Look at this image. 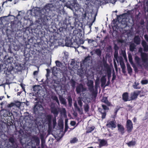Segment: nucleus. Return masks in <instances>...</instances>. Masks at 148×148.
Wrapping results in <instances>:
<instances>
[{
  "label": "nucleus",
  "mask_w": 148,
  "mask_h": 148,
  "mask_svg": "<svg viewBox=\"0 0 148 148\" xmlns=\"http://www.w3.org/2000/svg\"><path fill=\"white\" fill-rule=\"evenodd\" d=\"M38 72V71H35L34 72L33 74L34 75H37Z\"/></svg>",
  "instance_id": "nucleus-54"
},
{
  "label": "nucleus",
  "mask_w": 148,
  "mask_h": 148,
  "mask_svg": "<svg viewBox=\"0 0 148 148\" xmlns=\"http://www.w3.org/2000/svg\"><path fill=\"white\" fill-rule=\"evenodd\" d=\"M77 101L78 104L81 107L83 105V103L81 100V99L80 98H78L77 100Z\"/></svg>",
  "instance_id": "nucleus-37"
},
{
  "label": "nucleus",
  "mask_w": 148,
  "mask_h": 148,
  "mask_svg": "<svg viewBox=\"0 0 148 148\" xmlns=\"http://www.w3.org/2000/svg\"><path fill=\"white\" fill-rule=\"evenodd\" d=\"M144 38L147 41H148V36L146 35L144 36Z\"/></svg>",
  "instance_id": "nucleus-58"
},
{
  "label": "nucleus",
  "mask_w": 148,
  "mask_h": 148,
  "mask_svg": "<svg viewBox=\"0 0 148 148\" xmlns=\"http://www.w3.org/2000/svg\"><path fill=\"white\" fill-rule=\"evenodd\" d=\"M65 42V45L66 46L69 47H73V44L71 40H66Z\"/></svg>",
  "instance_id": "nucleus-24"
},
{
  "label": "nucleus",
  "mask_w": 148,
  "mask_h": 148,
  "mask_svg": "<svg viewBox=\"0 0 148 148\" xmlns=\"http://www.w3.org/2000/svg\"><path fill=\"white\" fill-rule=\"evenodd\" d=\"M70 124L72 126H74L75 125L76 123L74 121H71V122Z\"/></svg>",
  "instance_id": "nucleus-56"
},
{
  "label": "nucleus",
  "mask_w": 148,
  "mask_h": 148,
  "mask_svg": "<svg viewBox=\"0 0 148 148\" xmlns=\"http://www.w3.org/2000/svg\"><path fill=\"white\" fill-rule=\"evenodd\" d=\"M102 106L103 109L101 110L100 112L102 115V119H103L105 118L106 116V112L105 110H108V108L104 105H102Z\"/></svg>",
  "instance_id": "nucleus-8"
},
{
  "label": "nucleus",
  "mask_w": 148,
  "mask_h": 148,
  "mask_svg": "<svg viewBox=\"0 0 148 148\" xmlns=\"http://www.w3.org/2000/svg\"><path fill=\"white\" fill-rule=\"evenodd\" d=\"M57 68L56 67H53L52 69V72L53 73L55 74L57 73Z\"/></svg>",
  "instance_id": "nucleus-39"
},
{
  "label": "nucleus",
  "mask_w": 148,
  "mask_h": 148,
  "mask_svg": "<svg viewBox=\"0 0 148 148\" xmlns=\"http://www.w3.org/2000/svg\"><path fill=\"white\" fill-rule=\"evenodd\" d=\"M148 83V81L147 79H143L141 81V83L143 84H146Z\"/></svg>",
  "instance_id": "nucleus-38"
},
{
  "label": "nucleus",
  "mask_w": 148,
  "mask_h": 148,
  "mask_svg": "<svg viewBox=\"0 0 148 148\" xmlns=\"http://www.w3.org/2000/svg\"><path fill=\"white\" fill-rule=\"evenodd\" d=\"M53 123L54 124L56 123V120L55 119H53Z\"/></svg>",
  "instance_id": "nucleus-64"
},
{
  "label": "nucleus",
  "mask_w": 148,
  "mask_h": 148,
  "mask_svg": "<svg viewBox=\"0 0 148 148\" xmlns=\"http://www.w3.org/2000/svg\"><path fill=\"white\" fill-rule=\"evenodd\" d=\"M99 141V146L100 147L105 146L107 143V141L104 139L100 140Z\"/></svg>",
  "instance_id": "nucleus-19"
},
{
  "label": "nucleus",
  "mask_w": 148,
  "mask_h": 148,
  "mask_svg": "<svg viewBox=\"0 0 148 148\" xmlns=\"http://www.w3.org/2000/svg\"><path fill=\"white\" fill-rule=\"evenodd\" d=\"M73 5V9H75V10H78L80 8L79 4L76 2V0H75V2Z\"/></svg>",
  "instance_id": "nucleus-22"
},
{
  "label": "nucleus",
  "mask_w": 148,
  "mask_h": 148,
  "mask_svg": "<svg viewBox=\"0 0 148 148\" xmlns=\"http://www.w3.org/2000/svg\"><path fill=\"white\" fill-rule=\"evenodd\" d=\"M135 60L136 62L138 64H140V58L137 56H136Z\"/></svg>",
  "instance_id": "nucleus-45"
},
{
  "label": "nucleus",
  "mask_w": 148,
  "mask_h": 148,
  "mask_svg": "<svg viewBox=\"0 0 148 148\" xmlns=\"http://www.w3.org/2000/svg\"><path fill=\"white\" fill-rule=\"evenodd\" d=\"M55 63L57 66L59 67L61 69H63L64 71H65L66 70V68L59 61H56L55 62Z\"/></svg>",
  "instance_id": "nucleus-12"
},
{
  "label": "nucleus",
  "mask_w": 148,
  "mask_h": 148,
  "mask_svg": "<svg viewBox=\"0 0 148 148\" xmlns=\"http://www.w3.org/2000/svg\"><path fill=\"white\" fill-rule=\"evenodd\" d=\"M46 121L49 123H50L51 121V116L50 115H47L46 118Z\"/></svg>",
  "instance_id": "nucleus-34"
},
{
  "label": "nucleus",
  "mask_w": 148,
  "mask_h": 148,
  "mask_svg": "<svg viewBox=\"0 0 148 148\" xmlns=\"http://www.w3.org/2000/svg\"><path fill=\"white\" fill-rule=\"evenodd\" d=\"M142 45L143 47L147 45L146 42L144 41L143 40L142 41Z\"/></svg>",
  "instance_id": "nucleus-51"
},
{
  "label": "nucleus",
  "mask_w": 148,
  "mask_h": 148,
  "mask_svg": "<svg viewBox=\"0 0 148 148\" xmlns=\"http://www.w3.org/2000/svg\"><path fill=\"white\" fill-rule=\"evenodd\" d=\"M86 90V88L84 87L83 85L81 84L77 86L76 88V91L77 93H79L81 92L83 93Z\"/></svg>",
  "instance_id": "nucleus-7"
},
{
  "label": "nucleus",
  "mask_w": 148,
  "mask_h": 148,
  "mask_svg": "<svg viewBox=\"0 0 148 148\" xmlns=\"http://www.w3.org/2000/svg\"><path fill=\"white\" fill-rule=\"evenodd\" d=\"M68 120L66 119L65 121V131H66L68 128L67 125Z\"/></svg>",
  "instance_id": "nucleus-43"
},
{
  "label": "nucleus",
  "mask_w": 148,
  "mask_h": 148,
  "mask_svg": "<svg viewBox=\"0 0 148 148\" xmlns=\"http://www.w3.org/2000/svg\"><path fill=\"white\" fill-rule=\"evenodd\" d=\"M33 140L36 143V145H38L40 143V141L39 138L37 136H34L32 138Z\"/></svg>",
  "instance_id": "nucleus-20"
},
{
  "label": "nucleus",
  "mask_w": 148,
  "mask_h": 148,
  "mask_svg": "<svg viewBox=\"0 0 148 148\" xmlns=\"http://www.w3.org/2000/svg\"><path fill=\"white\" fill-rule=\"evenodd\" d=\"M72 86L73 87L75 85V82L73 80L72 81Z\"/></svg>",
  "instance_id": "nucleus-59"
},
{
  "label": "nucleus",
  "mask_w": 148,
  "mask_h": 148,
  "mask_svg": "<svg viewBox=\"0 0 148 148\" xmlns=\"http://www.w3.org/2000/svg\"><path fill=\"white\" fill-rule=\"evenodd\" d=\"M55 9V7L52 4H48L46 5L42 10L40 11L37 12L35 14L36 15L39 17L38 19L41 20L45 17V14L47 12H49L50 11H54Z\"/></svg>",
  "instance_id": "nucleus-1"
},
{
  "label": "nucleus",
  "mask_w": 148,
  "mask_h": 148,
  "mask_svg": "<svg viewBox=\"0 0 148 148\" xmlns=\"http://www.w3.org/2000/svg\"><path fill=\"white\" fill-rule=\"evenodd\" d=\"M84 109L86 112L88 111L89 108L88 105V104H86L84 106Z\"/></svg>",
  "instance_id": "nucleus-40"
},
{
  "label": "nucleus",
  "mask_w": 148,
  "mask_h": 148,
  "mask_svg": "<svg viewBox=\"0 0 148 148\" xmlns=\"http://www.w3.org/2000/svg\"><path fill=\"white\" fill-rule=\"evenodd\" d=\"M63 53L64 55V57L65 58L67 59L68 57V53L66 51H64Z\"/></svg>",
  "instance_id": "nucleus-47"
},
{
  "label": "nucleus",
  "mask_w": 148,
  "mask_h": 148,
  "mask_svg": "<svg viewBox=\"0 0 148 148\" xmlns=\"http://www.w3.org/2000/svg\"><path fill=\"white\" fill-rule=\"evenodd\" d=\"M118 19H119V21L120 22L121 24V27H126L127 25V22L126 19L123 17V15L120 16Z\"/></svg>",
  "instance_id": "nucleus-4"
},
{
  "label": "nucleus",
  "mask_w": 148,
  "mask_h": 148,
  "mask_svg": "<svg viewBox=\"0 0 148 148\" xmlns=\"http://www.w3.org/2000/svg\"><path fill=\"white\" fill-rule=\"evenodd\" d=\"M116 122L114 121H110L107 122L106 126L108 127L111 128L112 130L116 128Z\"/></svg>",
  "instance_id": "nucleus-5"
},
{
  "label": "nucleus",
  "mask_w": 148,
  "mask_h": 148,
  "mask_svg": "<svg viewBox=\"0 0 148 148\" xmlns=\"http://www.w3.org/2000/svg\"><path fill=\"white\" fill-rule=\"evenodd\" d=\"M118 131L122 134H123L125 132V129L124 127L121 124H118L117 125Z\"/></svg>",
  "instance_id": "nucleus-11"
},
{
  "label": "nucleus",
  "mask_w": 148,
  "mask_h": 148,
  "mask_svg": "<svg viewBox=\"0 0 148 148\" xmlns=\"http://www.w3.org/2000/svg\"><path fill=\"white\" fill-rule=\"evenodd\" d=\"M59 99L60 101L64 105H65L66 104V100L64 98L62 97H60Z\"/></svg>",
  "instance_id": "nucleus-32"
},
{
  "label": "nucleus",
  "mask_w": 148,
  "mask_h": 148,
  "mask_svg": "<svg viewBox=\"0 0 148 148\" xmlns=\"http://www.w3.org/2000/svg\"><path fill=\"white\" fill-rule=\"evenodd\" d=\"M33 89L34 90L37 92L39 90V87L38 86H34Z\"/></svg>",
  "instance_id": "nucleus-46"
},
{
  "label": "nucleus",
  "mask_w": 148,
  "mask_h": 148,
  "mask_svg": "<svg viewBox=\"0 0 148 148\" xmlns=\"http://www.w3.org/2000/svg\"><path fill=\"white\" fill-rule=\"evenodd\" d=\"M95 84H99V79L98 78H97L96 81H95Z\"/></svg>",
  "instance_id": "nucleus-55"
},
{
  "label": "nucleus",
  "mask_w": 148,
  "mask_h": 148,
  "mask_svg": "<svg viewBox=\"0 0 148 148\" xmlns=\"http://www.w3.org/2000/svg\"><path fill=\"white\" fill-rule=\"evenodd\" d=\"M75 2V0H71L68 1L66 3V5L68 8L73 10V7Z\"/></svg>",
  "instance_id": "nucleus-9"
},
{
  "label": "nucleus",
  "mask_w": 148,
  "mask_h": 148,
  "mask_svg": "<svg viewBox=\"0 0 148 148\" xmlns=\"http://www.w3.org/2000/svg\"><path fill=\"white\" fill-rule=\"evenodd\" d=\"M101 101L105 103L108 106H110V103L107 100V98L106 97L103 98L102 99Z\"/></svg>",
  "instance_id": "nucleus-27"
},
{
  "label": "nucleus",
  "mask_w": 148,
  "mask_h": 148,
  "mask_svg": "<svg viewBox=\"0 0 148 148\" xmlns=\"http://www.w3.org/2000/svg\"><path fill=\"white\" fill-rule=\"evenodd\" d=\"M66 112L65 108H62L61 111V113L63 114L64 115H66Z\"/></svg>",
  "instance_id": "nucleus-50"
},
{
  "label": "nucleus",
  "mask_w": 148,
  "mask_h": 148,
  "mask_svg": "<svg viewBox=\"0 0 148 148\" xmlns=\"http://www.w3.org/2000/svg\"><path fill=\"white\" fill-rule=\"evenodd\" d=\"M86 40L88 41V43L89 44H90L93 42H95V40L92 39H89L88 38H87L86 39Z\"/></svg>",
  "instance_id": "nucleus-44"
},
{
  "label": "nucleus",
  "mask_w": 148,
  "mask_h": 148,
  "mask_svg": "<svg viewBox=\"0 0 148 148\" xmlns=\"http://www.w3.org/2000/svg\"><path fill=\"white\" fill-rule=\"evenodd\" d=\"M127 68L129 73H131L132 72V69L130 65L128 64H127Z\"/></svg>",
  "instance_id": "nucleus-28"
},
{
  "label": "nucleus",
  "mask_w": 148,
  "mask_h": 148,
  "mask_svg": "<svg viewBox=\"0 0 148 148\" xmlns=\"http://www.w3.org/2000/svg\"><path fill=\"white\" fill-rule=\"evenodd\" d=\"M94 52L97 55L99 56H100L101 55V52L99 49H96L94 50Z\"/></svg>",
  "instance_id": "nucleus-26"
},
{
  "label": "nucleus",
  "mask_w": 148,
  "mask_h": 148,
  "mask_svg": "<svg viewBox=\"0 0 148 148\" xmlns=\"http://www.w3.org/2000/svg\"><path fill=\"white\" fill-rule=\"evenodd\" d=\"M12 1V0H6V1L4 2L3 3L2 5V6H3L4 4L5 3H7V1Z\"/></svg>",
  "instance_id": "nucleus-60"
},
{
  "label": "nucleus",
  "mask_w": 148,
  "mask_h": 148,
  "mask_svg": "<svg viewBox=\"0 0 148 148\" xmlns=\"http://www.w3.org/2000/svg\"><path fill=\"white\" fill-rule=\"evenodd\" d=\"M122 98L123 100L125 101L130 100L129 99L128 93L127 92H125L123 94Z\"/></svg>",
  "instance_id": "nucleus-17"
},
{
  "label": "nucleus",
  "mask_w": 148,
  "mask_h": 148,
  "mask_svg": "<svg viewBox=\"0 0 148 148\" xmlns=\"http://www.w3.org/2000/svg\"><path fill=\"white\" fill-rule=\"evenodd\" d=\"M20 23V24L21 23V22L20 21H12L11 23V27L12 28H16L18 26V24Z\"/></svg>",
  "instance_id": "nucleus-14"
},
{
  "label": "nucleus",
  "mask_w": 148,
  "mask_h": 148,
  "mask_svg": "<svg viewBox=\"0 0 148 148\" xmlns=\"http://www.w3.org/2000/svg\"><path fill=\"white\" fill-rule=\"evenodd\" d=\"M126 126L127 131L129 132H130L133 129L132 123L130 120H128L127 121Z\"/></svg>",
  "instance_id": "nucleus-6"
},
{
  "label": "nucleus",
  "mask_w": 148,
  "mask_h": 148,
  "mask_svg": "<svg viewBox=\"0 0 148 148\" xmlns=\"http://www.w3.org/2000/svg\"><path fill=\"white\" fill-rule=\"evenodd\" d=\"M106 81V75L103 76L101 79V86L103 87L104 86Z\"/></svg>",
  "instance_id": "nucleus-15"
},
{
  "label": "nucleus",
  "mask_w": 148,
  "mask_h": 148,
  "mask_svg": "<svg viewBox=\"0 0 148 148\" xmlns=\"http://www.w3.org/2000/svg\"><path fill=\"white\" fill-rule=\"evenodd\" d=\"M142 51L143 49L142 48H140L138 49V52L141 53V56L144 62L143 65L145 66L148 70V59L147 55L146 53H143Z\"/></svg>",
  "instance_id": "nucleus-2"
},
{
  "label": "nucleus",
  "mask_w": 148,
  "mask_h": 148,
  "mask_svg": "<svg viewBox=\"0 0 148 148\" xmlns=\"http://www.w3.org/2000/svg\"><path fill=\"white\" fill-rule=\"evenodd\" d=\"M144 23V21H143V20H141V21H140V24L142 25H143Z\"/></svg>",
  "instance_id": "nucleus-61"
},
{
  "label": "nucleus",
  "mask_w": 148,
  "mask_h": 148,
  "mask_svg": "<svg viewBox=\"0 0 148 148\" xmlns=\"http://www.w3.org/2000/svg\"><path fill=\"white\" fill-rule=\"evenodd\" d=\"M52 99L53 100L57 102V103H58V105H59L60 104H59V101H58V97L56 96H53L52 97Z\"/></svg>",
  "instance_id": "nucleus-36"
},
{
  "label": "nucleus",
  "mask_w": 148,
  "mask_h": 148,
  "mask_svg": "<svg viewBox=\"0 0 148 148\" xmlns=\"http://www.w3.org/2000/svg\"><path fill=\"white\" fill-rule=\"evenodd\" d=\"M122 53L123 54V56L125 59L127 60V58L126 57V55L125 52L123 51H122Z\"/></svg>",
  "instance_id": "nucleus-48"
},
{
  "label": "nucleus",
  "mask_w": 148,
  "mask_h": 148,
  "mask_svg": "<svg viewBox=\"0 0 148 148\" xmlns=\"http://www.w3.org/2000/svg\"><path fill=\"white\" fill-rule=\"evenodd\" d=\"M51 112L54 114L55 117H56L58 114V111L57 109L56 108H51Z\"/></svg>",
  "instance_id": "nucleus-18"
},
{
  "label": "nucleus",
  "mask_w": 148,
  "mask_h": 148,
  "mask_svg": "<svg viewBox=\"0 0 148 148\" xmlns=\"http://www.w3.org/2000/svg\"><path fill=\"white\" fill-rule=\"evenodd\" d=\"M139 83L138 82H135L133 85V87L135 89H139L140 87L138 86Z\"/></svg>",
  "instance_id": "nucleus-35"
},
{
  "label": "nucleus",
  "mask_w": 148,
  "mask_h": 148,
  "mask_svg": "<svg viewBox=\"0 0 148 148\" xmlns=\"http://www.w3.org/2000/svg\"><path fill=\"white\" fill-rule=\"evenodd\" d=\"M78 141V139L76 137H74L72 138L70 141V142L71 143H74Z\"/></svg>",
  "instance_id": "nucleus-30"
},
{
  "label": "nucleus",
  "mask_w": 148,
  "mask_h": 148,
  "mask_svg": "<svg viewBox=\"0 0 148 148\" xmlns=\"http://www.w3.org/2000/svg\"><path fill=\"white\" fill-rule=\"evenodd\" d=\"M138 95V94L135 92H133V93H131V99L133 100L136 99Z\"/></svg>",
  "instance_id": "nucleus-25"
},
{
  "label": "nucleus",
  "mask_w": 148,
  "mask_h": 148,
  "mask_svg": "<svg viewBox=\"0 0 148 148\" xmlns=\"http://www.w3.org/2000/svg\"><path fill=\"white\" fill-rule=\"evenodd\" d=\"M128 58L131 64H132L133 62L132 61V56L131 55H129L128 56Z\"/></svg>",
  "instance_id": "nucleus-41"
},
{
  "label": "nucleus",
  "mask_w": 148,
  "mask_h": 148,
  "mask_svg": "<svg viewBox=\"0 0 148 148\" xmlns=\"http://www.w3.org/2000/svg\"><path fill=\"white\" fill-rule=\"evenodd\" d=\"M73 5V9H75V10H78L80 8L79 4L76 2V0H75V2Z\"/></svg>",
  "instance_id": "nucleus-21"
},
{
  "label": "nucleus",
  "mask_w": 148,
  "mask_h": 148,
  "mask_svg": "<svg viewBox=\"0 0 148 148\" xmlns=\"http://www.w3.org/2000/svg\"><path fill=\"white\" fill-rule=\"evenodd\" d=\"M145 2H146V5L148 6V0H145Z\"/></svg>",
  "instance_id": "nucleus-63"
},
{
  "label": "nucleus",
  "mask_w": 148,
  "mask_h": 148,
  "mask_svg": "<svg viewBox=\"0 0 148 148\" xmlns=\"http://www.w3.org/2000/svg\"><path fill=\"white\" fill-rule=\"evenodd\" d=\"M140 40L138 36H135L134 38V42L136 44H140Z\"/></svg>",
  "instance_id": "nucleus-23"
},
{
  "label": "nucleus",
  "mask_w": 148,
  "mask_h": 148,
  "mask_svg": "<svg viewBox=\"0 0 148 148\" xmlns=\"http://www.w3.org/2000/svg\"><path fill=\"white\" fill-rule=\"evenodd\" d=\"M114 64H116L115 61L118 63L119 61L120 60V58H122V57H119L118 52L117 51H115V52L114 54Z\"/></svg>",
  "instance_id": "nucleus-10"
},
{
  "label": "nucleus",
  "mask_w": 148,
  "mask_h": 148,
  "mask_svg": "<svg viewBox=\"0 0 148 148\" xmlns=\"http://www.w3.org/2000/svg\"><path fill=\"white\" fill-rule=\"evenodd\" d=\"M81 48H82L83 49H87V48L86 47H84L83 46H81L80 47Z\"/></svg>",
  "instance_id": "nucleus-62"
},
{
  "label": "nucleus",
  "mask_w": 148,
  "mask_h": 148,
  "mask_svg": "<svg viewBox=\"0 0 148 148\" xmlns=\"http://www.w3.org/2000/svg\"><path fill=\"white\" fill-rule=\"evenodd\" d=\"M136 144V142L134 141H131L127 143L128 146L130 147L135 145Z\"/></svg>",
  "instance_id": "nucleus-33"
},
{
  "label": "nucleus",
  "mask_w": 148,
  "mask_h": 148,
  "mask_svg": "<svg viewBox=\"0 0 148 148\" xmlns=\"http://www.w3.org/2000/svg\"><path fill=\"white\" fill-rule=\"evenodd\" d=\"M75 110H77L80 114H82L83 113V110L82 109L80 108L79 107Z\"/></svg>",
  "instance_id": "nucleus-42"
},
{
  "label": "nucleus",
  "mask_w": 148,
  "mask_h": 148,
  "mask_svg": "<svg viewBox=\"0 0 148 148\" xmlns=\"http://www.w3.org/2000/svg\"><path fill=\"white\" fill-rule=\"evenodd\" d=\"M120 60L119 61V62L120 64L121 65V67L123 71H124L125 69V66L124 62L123 61V58H120Z\"/></svg>",
  "instance_id": "nucleus-16"
},
{
  "label": "nucleus",
  "mask_w": 148,
  "mask_h": 148,
  "mask_svg": "<svg viewBox=\"0 0 148 148\" xmlns=\"http://www.w3.org/2000/svg\"><path fill=\"white\" fill-rule=\"evenodd\" d=\"M9 140L12 144H13L14 142V139L12 138H10L9 139Z\"/></svg>",
  "instance_id": "nucleus-49"
},
{
  "label": "nucleus",
  "mask_w": 148,
  "mask_h": 148,
  "mask_svg": "<svg viewBox=\"0 0 148 148\" xmlns=\"http://www.w3.org/2000/svg\"><path fill=\"white\" fill-rule=\"evenodd\" d=\"M99 84H95V89L96 90H97L98 88L99 87Z\"/></svg>",
  "instance_id": "nucleus-57"
},
{
  "label": "nucleus",
  "mask_w": 148,
  "mask_h": 148,
  "mask_svg": "<svg viewBox=\"0 0 148 148\" xmlns=\"http://www.w3.org/2000/svg\"><path fill=\"white\" fill-rule=\"evenodd\" d=\"M95 129V127H88L87 129L86 133H88L91 132L92 131H93Z\"/></svg>",
  "instance_id": "nucleus-29"
},
{
  "label": "nucleus",
  "mask_w": 148,
  "mask_h": 148,
  "mask_svg": "<svg viewBox=\"0 0 148 148\" xmlns=\"http://www.w3.org/2000/svg\"><path fill=\"white\" fill-rule=\"evenodd\" d=\"M90 57L88 56L86 57L83 61V64L84 65L87 66L89 65V63L90 62Z\"/></svg>",
  "instance_id": "nucleus-13"
},
{
  "label": "nucleus",
  "mask_w": 148,
  "mask_h": 148,
  "mask_svg": "<svg viewBox=\"0 0 148 148\" xmlns=\"http://www.w3.org/2000/svg\"><path fill=\"white\" fill-rule=\"evenodd\" d=\"M87 85L89 90L92 93L93 95H94L95 92L94 88L93 81L91 80H88L87 83Z\"/></svg>",
  "instance_id": "nucleus-3"
},
{
  "label": "nucleus",
  "mask_w": 148,
  "mask_h": 148,
  "mask_svg": "<svg viewBox=\"0 0 148 148\" xmlns=\"http://www.w3.org/2000/svg\"><path fill=\"white\" fill-rule=\"evenodd\" d=\"M144 50L145 51H148V45H147L143 47Z\"/></svg>",
  "instance_id": "nucleus-52"
},
{
  "label": "nucleus",
  "mask_w": 148,
  "mask_h": 148,
  "mask_svg": "<svg viewBox=\"0 0 148 148\" xmlns=\"http://www.w3.org/2000/svg\"><path fill=\"white\" fill-rule=\"evenodd\" d=\"M74 106L75 107V109H76L77 108H78V107L77 106V103L76 101H75L74 103Z\"/></svg>",
  "instance_id": "nucleus-53"
},
{
  "label": "nucleus",
  "mask_w": 148,
  "mask_h": 148,
  "mask_svg": "<svg viewBox=\"0 0 148 148\" xmlns=\"http://www.w3.org/2000/svg\"><path fill=\"white\" fill-rule=\"evenodd\" d=\"M136 46L134 44H131L130 46V51H134V49H135Z\"/></svg>",
  "instance_id": "nucleus-31"
}]
</instances>
